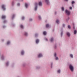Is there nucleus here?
Wrapping results in <instances>:
<instances>
[{
    "label": "nucleus",
    "instance_id": "1",
    "mask_svg": "<svg viewBox=\"0 0 77 77\" xmlns=\"http://www.w3.org/2000/svg\"><path fill=\"white\" fill-rule=\"evenodd\" d=\"M69 68L72 72L73 71V70H74V67H73V66H72L71 64L69 65Z\"/></svg>",
    "mask_w": 77,
    "mask_h": 77
},
{
    "label": "nucleus",
    "instance_id": "2",
    "mask_svg": "<svg viewBox=\"0 0 77 77\" xmlns=\"http://www.w3.org/2000/svg\"><path fill=\"white\" fill-rule=\"evenodd\" d=\"M66 14L67 15H70V12L69 11L67 10H66Z\"/></svg>",
    "mask_w": 77,
    "mask_h": 77
},
{
    "label": "nucleus",
    "instance_id": "3",
    "mask_svg": "<svg viewBox=\"0 0 77 77\" xmlns=\"http://www.w3.org/2000/svg\"><path fill=\"white\" fill-rule=\"evenodd\" d=\"M35 11H36L37 10V8L38 6V4L37 3H35Z\"/></svg>",
    "mask_w": 77,
    "mask_h": 77
},
{
    "label": "nucleus",
    "instance_id": "4",
    "mask_svg": "<svg viewBox=\"0 0 77 77\" xmlns=\"http://www.w3.org/2000/svg\"><path fill=\"white\" fill-rule=\"evenodd\" d=\"M2 8L3 9L4 11H5V10L6 8H5V5H2Z\"/></svg>",
    "mask_w": 77,
    "mask_h": 77
},
{
    "label": "nucleus",
    "instance_id": "5",
    "mask_svg": "<svg viewBox=\"0 0 77 77\" xmlns=\"http://www.w3.org/2000/svg\"><path fill=\"white\" fill-rule=\"evenodd\" d=\"M38 57H42V55L41 54H39L38 56Z\"/></svg>",
    "mask_w": 77,
    "mask_h": 77
},
{
    "label": "nucleus",
    "instance_id": "6",
    "mask_svg": "<svg viewBox=\"0 0 77 77\" xmlns=\"http://www.w3.org/2000/svg\"><path fill=\"white\" fill-rule=\"evenodd\" d=\"M38 5L39 6H42V2H39Z\"/></svg>",
    "mask_w": 77,
    "mask_h": 77
},
{
    "label": "nucleus",
    "instance_id": "7",
    "mask_svg": "<svg viewBox=\"0 0 77 77\" xmlns=\"http://www.w3.org/2000/svg\"><path fill=\"white\" fill-rule=\"evenodd\" d=\"M66 34H67V35L68 36H70V35H71V34L69 32H67L66 33Z\"/></svg>",
    "mask_w": 77,
    "mask_h": 77
},
{
    "label": "nucleus",
    "instance_id": "8",
    "mask_svg": "<svg viewBox=\"0 0 77 77\" xmlns=\"http://www.w3.org/2000/svg\"><path fill=\"white\" fill-rule=\"evenodd\" d=\"M39 42V39H37L36 41V44H38V43Z\"/></svg>",
    "mask_w": 77,
    "mask_h": 77
},
{
    "label": "nucleus",
    "instance_id": "9",
    "mask_svg": "<svg viewBox=\"0 0 77 77\" xmlns=\"http://www.w3.org/2000/svg\"><path fill=\"white\" fill-rule=\"evenodd\" d=\"M2 19H5L6 18V16H2Z\"/></svg>",
    "mask_w": 77,
    "mask_h": 77
},
{
    "label": "nucleus",
    "instance_id": "10",
    "mask_svg": "<svg viewBox=\"0 0 77 77\" xmlns=\"http://www.w3.org/2000/svg\"><path fill=\"white\" fill-rule=\"evenodd\" d=\"M43 34L44 35H46V34H47V32H46L44 31L43 32Z\"/></svg>",
    "mask_w": 77,
    "mask_h": 77
},
{
    "label": "nucleus",
    "instance_id": "11",
    "mask_svg": "<svg viewBox=\"0 0 77 77\" xmlns=\"http://www.w3.org/2000/svg\"><path fill=\"white\" fill-rule=\"evenodd\" d=\"M20 28H21L22 29H23V25H20Z\"/></svg>",
    "mask_w": 77,
    "mask_h": 77
},
{
    "label": "nucleus",
    "instance_id": "12",
    "mask_svg": "<svg viewBox=\"0 0 77 77\" xmlns=\"http://www.w3.org/2000/svg\"><path fill=\"white\" fill-rule=\"evenodd\" d=\"M45 1L46 3H47V4H48V2H49L48 0H45Z\"/></svg>",
    "mask_w": 77,
    "mask_h": 77
},
{
    "label": "nucleus",
    "instance_id": "13",
    "mask_svg": "<svg viewBox=\"0 0 77 77\" xmlns=\"http://www.w3.org/2000/svg\"><path fill=\"white\" fill-rule=\"evenodd\" d=\"M76 33H77V30H75L74 31V34H75H75H76Z\"/></svg>",
    "mask_w": 77,
    "mask_h": 77
},
{
    "label": "nucleus",
    "instance_id": "14",
    "mask_svg": "<svg viewBox=\"0 0 77 77\" xmlns=\"http://www.w3.org/2000/svg\"><path fill=\"white\" fill-rule=\"evenodd\" d=\"M25 7H26V8H27V6H28V5L26 3L25 4Z\"/></svg>",
    "mask_w": 77,
    "mask_h": 77
},
{
    "label": "nucleus",
    "instance_id": "15",
    "mask_svg": "<svg viewBox=\"0 0 77 77\" xmlns=\"http://www.w3.org/2000/svg\"><path fill=\"white\" fill-rule=\"evenodd\" d=\"M46 27L48 28V27H49V24H47L46 25Z\"/></svg>",
    "mask_w": 77,
    "mask_h": 77
},
{
    "label": "nucleus",
    "instance_id": "16",
    "mask_svg": "<svg viewBox=\"0 0 77 77\" xmlns=\"http://www.w3.org/2000/svg\"><path fill=\"white\" fill-rule=\"evenodd\" d=\"M50 41L51 42H53V38H51V39Z\"/></svg>",
    "mask_w": 77,
    "mask_h": 77
},
{
    "label": "nucleus",
    "instance_id": "17",
    "mask_svg": "<svg viewBox=\"0 0 77 77\" xmlns=\"http://www.w3.org/2000/svg\"><path fill=\"white\" fill-rule=\"evenodd\" d=\"M24 52L23 51H22L21 52V54H22V55H23V54H24Z\"/></svg>",
    "mask_w": 77,
    "mask_h": 77
},
{
    "label": "nucleus",
    "instance_id": "18",
    "mask_svg": "<svg viewBox=\"0 0 77 77\" xmlns=\"http://www.w3.org/2000/svg\"><path fill=\"white\" fill-rule=\"evenodd\" d=\"M70 56L71 57H72V58H73V55H72V54H70Z\"/></svg>",
    "mask_w": 77,
    "mask_h": 77
},
{
    "label": "nucleus",
    "instance_id": "19",
    "mask_svg": "<svg viewBox=\"0 0 77 77\" xmlns=\"http://www.w3.org/2000/svg\"><path fill=\"white\" fill-rule=\"evenodd\" d=\"M74 3H75V2L72 1V5H73V4H74Z\"/></svg>",
    "mask_w": 77,
    "mask_h": 77
},
{
    "label": "nucleus",
    "instance_id": "20",
    "mask_svg": "<svg viewBox=\"0 0 77 77\" xmlns=\"http://www.w3.org/2000/svg\"><path fill=\"white\" fill-rule=\"evenodd\" d=\"M59 21L58 20H56V23H57V24H59Z\"/></svg>",
    "mask_w": 77,
    "mask_h": 77
},
{
    "label": "nucleus",
    "instance_id": "21",
    "mask_svg": "<svg viewBox=\"0 0 77 77\" xmlns=\"http://www.w3.org/2000/svg\"><path fill=\"white\" fill-rule=\"evenodd\" d=\"M10 44V42L9 41H8L7 42V45H8V44Z\"/></svg>",
    "mask_w": 77,
    "mask_h": 77
},
{
    "label": "nucleus",
    "instance_id": "22",
    "mask_svg": "<svg viewBox=\"0 0 77 77\" xmlns=\"http://www.w3.org/2000/svg\"><path fill=\"white\" fill-rule=\"evenodd\" d=\"M56 60H58L59 59V58L57 57H56L55 58Z\"/></svg>",
    "mask_w": 77,
    "mask_h": 77
},
{
    "label": "nucleus",
    "instance_id": "23",
    "mask_svg": "<svg viewBox=\"0 0 77 77\" xmlns=\"http://www.w3.org/2000/svg\"><path fill=\"white\" fill-rule=\"evenodd\" d=\"M60 70H59L57 71V72H58L59 73H60Z\"/></svg>",
    "mask_w": 77,
    "mask_h": 77
},
{
    "label": "nucleus",
    "instance_id": "24",
    "mask_svg": "<svg viewBox=\"0 0 77 77\" xmlns=\"http://www.w3.org/2000/svg\"><path fill=\"white\" fill-rule=\"evenodd\" d=\"M14 5V1L12 2V6Z\"/></svg>",
    "mask_w": 77,
    "mask_h": 77
},
{
    "label": "nucleus",
    "instance_id": "25",
    "mask_svg": "<svg viewBox=\"0 0 77 77\" xmlns=\"http://www.w3.org/2000/svg\"><path fill=\"white\" fill-rule=\"evenodd\" d=\"M62 10L63 11H64V8L63 7L62 8Z\"/></svg>",
    "mask_w": 77,
    "mask_h": 77
},
{
    "label": "nucleus",
    "instance_id": "26",
    "mask_svg": "<svg viewBox=\"0 0 77 77\" xmlns=\"http://www.w3.org/2000/svg\"><path fill=\"white\" fill-rule=\"evenodd\" d=\"M25 36H27V33L26 32H25Z\"/></svg>",
    "mask_w": 77,
    "mask_h": 77
},
{
    "label": "nucleus",
    "instance_id": "27",
    "mask_svg": "<svg viewBox=\"0 0 77 77\" xmlns=\"http://www.w3.org/2000/svg\"><path fill=\"white\" fill-rule=\"evenodd\" d=\"M68 28H69V29H71V26H70V25H68Z\"/></svg>",
    "mask_w": 77,
    "mask_h": 77
},
{
    "label": "nucleus",
    "instance_id": "28",
    "mask_svg": "<svg viewBox=\"0 0 77 77\" xmlns=\"http://www.w3.org/2000/svg\"><path fill=\"white\" fill-rule=\"evenodd\" d=\"M6 65H7L8 66L9 65V63L8 62L7 63H6Z\"/></svg>",
    "mask_w": 77,
    "mask_h": 77
},
{
    "label": "nucleus",
    "instance_id": "29",
    "mask_svg": "<svg viewBox=\"0 0 77 77\" xmlns=\"http://www.w3.org/2000/svg\"><path fill=\"white\" fill-rule=\"evenodd\" d=\"M24 19V17H22V20H23Z\"/></svg>",
    "mask_w": 77,
    "mask_h": 77
},
{
    "label": "nucleus",
    "instance_id": "30",
    "mask_svg": "<svg viewBox=\"0 0 77 77\" xmlns=\"http://www.w3.org/2000/svg\"><path fill=\"white\" fill-rule=\"evenodd\" d=\"M54 56H55V57H56V53H55Z\"/></svg>",
    "mask_w": 77,
    "mask_h": 77
},
{
    "label": "nucleus",
    "instance_id": "31",
    "mask_svg": "<svg viewBox=\"0 0 77 77\" xmlns=\"http://www.w3.org/2000/svg\"><path fill=\"white\" fill-rule=\"evenodd\" d=\"M38 18H39V19H41V16H39Z\"/></svg>",
    "mask_w": 77,
    "mask_h": 77
},
{
    "label": "nucleus",
    "instance_id": "32",
    "mask_svg": "<svg viewBox=\"0 0 77 77\" xmlns=\"http://www.w3.org/2000/svg\"><path fill=\"white\" fill-rule=\"evenodd\" d=\"M69 9H71V10H72V7H69Z\"/></svg>",
    "mask_w": 77,
    "mask_h": 77
},
{
    "label": "nucleus",
    "instance_id": "33",
    "mask_svg": "<svg viewBox=\"0 0 77 77\" xmlns=\"http://www.w3.org/2000/svg\"><path fill=\"white\" fill-rule=\"evenodd\" d=\"M63 35V32H61V36H62Z\"/></svg>",
    "mask_w": 77,
    "mask_h": 77
},
{
    "label": "nucleus",
    "instance_id": "34",
    "mask_svg": "<svg viewBox=\"0 0 77 77\" xmlns=\"http://www.w3.org/2000/svg\"><path fill=\"white\" fill-rule=\"evenodd\" d=\"M20 3L17 4L18 6H20Z\"/></svg>",
    "mask_w": 77,
    "mask_h": 77
},
{
    "label": "nucleus",
    "instance_id": "35",
    "mask_svg": "<svg viewBox=\"0 0 77 77\" xmlns=\"http://www.w3.org/2000/svg\"><path fill=\"white\" fill-rule=\"evenodd\" d=\"M14 16H15L14 15H13V18H14Z\"/></svg>",
    "mask_w": 77,
    "mask_h": 77
},
{
    "label": "nucleus",
    "instance_id": "36",
    "mask_svg": "<svg viewBox=\"0 0 77 77\" xmlns=\"http://www.w3.org/2000/svg\"><path fill=\"white\" fill-rule=\"evenodd\" d=\"M29 21H32V19H29Z\"/></svg>",
    "mask_w": 77,
    "mask_h": 77
},
{
    "label": "nucleus",
    "instance_id": "37",
    "mask_svg": "<svg viewBox=\"0 0 77 77\" xmlns=\"http://www.w3.org/2000/svg\"><path fill=\"white\" fill-rule=\"evenodd\" d=\"M6 22V20H5L4 21V23H5Z\"/></svg>",
    "mask_w": 77,
    "mask_h": 77
},
{
    "label": "nucleus",
    "instance_id": "38",
    "mask_svg": "<svg viewBox=\"0 0 77 77\" xmlns=\"http://www.w3.org/2000/svg\"><path fill=\"white\" fill-rule=\"evenodd\" d=\"M63 26L64 27H65V24H63Z\"/></svg>",
    "mask_w": 77,
    "mask_h": 77
},
{
    "label": "nucleus",
    "instance_id": "39",
    "mask_svg": "<svg viewBox=\"0 0 77 77\" xmlns=\"http://www.w3.org/2000/svg\"><path fill=\"white\" fill-rule=\"evenodd\" d=\"M45 40L46 41H48V40L47 39V38H46Z\"/></svg>",
    "mask_w": 77,
    "mask_h": 77
},
{
    "label": "nucleus",
    "instance_id": "40",
    "mask_svg": "<svg viewBox=\"0 0 77 77\" xmlns=\"http://www.w3.org/2000/svg\"><path fill=\"white\" fill-rule=\"evenodd\" d=\"M73 29H75V27L74 26L73 27Z\"/></svg>",
    "mask_w": 77,
    "mask_h": 77
},
{
    "label": "nucleus",
    "instance_id": "41",
    "mask_svg": "<svg viewBox=\"0 0 77 77\" xmlns=\"http://www.w3.org/2000/svg\"><path fill=\"white\" fill-rule=\"evenodd\" d=\"M68 0H65L66 1V2H68Z\"/></svg>",
    "mask_w": 77,
    "mask_h": 77
},
{
    "label": "nucleus",
    "instance_id": "42",
    "mask_svg": "<svg viewBox=\"0 0 77 77\" xmlns=\"http://www.w3.org/2000/svg\"><path fill=\"white\" fill-rule=\"evenodd\" d=\"M23 0H21V2H23Z\"/></svg>",
    "mask_w": 77,
    "mask_h": 77
},
{
    "label": "nucleus",
    "instance_id": "43",
    "mask_svg": "<svg viewBox=\"0 0 77 77\" xmlns=\"http://www.w3.org/2000/svg\"><path fill=\"white\" fill-rule=\"evenodd\" d=\"M73 26H74V24L73 23Z\"/></svg>",
    "mask_w": 77,
    "mask_h": 77
},
{
    "label": "nucleus",
    "instance_id": "44",
    "mask_svg": "<svg viewBox=\"0 0 77 77\" xmlns=\"http://www.w3.org/2000/svg\"><path fill=\"white\" fill-rule=\"evenodd\" d=\"M5 26H3V27L4 28V27H5Z\"/></svg>",
    "mask_w": 77,
    "mask_h": 77
},
{
    "label": "nucleus",
    "instance_id": "45",
    "mask_svg": "<svg viewBox=\"0 0 77 77\" xmlns=\"http://www.w3.org/2000/svg\"><path fill=\"white\" fill-rule=\"evenodd\" d=\"M69 19V17H68V20Z\"/></svg>",
    "mask_w": 77,
    "mask_h": 77
},
{
    "label": "nucleus",
    "instance_id": "46",
    "mask_svg": "<svg viewBox=\"0 0 77 77\" xmlns=\"http://www.w3.org/2000/svg\"><path fill=\"white\" fill-rule=\"evenodd\" d=\"M2 59H3V57H2Z\"/></svg>",
    "mask_w": 77,
    "mask_h": 77
},
{
    "label": "nucleus",
    "instance_id": "47",
    "mask_svg": "<svg viewBox=\"0 0 77 77\" xmlns=\"http://www.w3.org/2000/svg\"><path fill=\"white\" fill-rule=\"evenodd\" d=\"M72 6H73V5H72Z\"/></svg>",
    "mask_w": 77,
    "mask_h": 77
}]
</instances>
